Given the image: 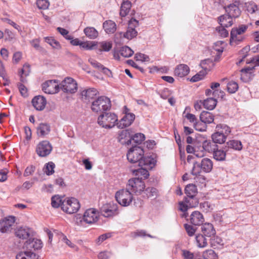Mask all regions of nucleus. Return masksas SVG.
I'll use <instances>...</instances> for the list:
<instances>
[{
	"instance_id": "nucleus-1",
	"label": "nucleus",
	"mask_w": 259,
	"mask_h": 259,
	"mask_svg": "<svg viewBox=\"0 0 259 259\" xmlns=\"http://www.w3.org/2000/svg\"><path fill=\"white\" fill-rule=\"evenodd\" d=\"M143 149L139 146H133L128 151L126 156L131 163H138L139 166L145 165L148 168H153L156 160L151 156H144Z\"/></svg>"
},
{
	"instance_id": "nucleus-2",
	"label": "nucleus",
	"mask_w": 259,
	"mask_h": 259,
	"mask_svg": "<svg viewBox=\"0 0 259 259\" xmlns=\"http://www.w3.org/2000/svg\"><path fill=\"white\" fill-rule=\"evenodd\" d=\"M117 120V116L114 113L105 112L99 116L98 123L103 127L111 128L115 126Z\"/></svg>"
},
{
	"instance_id": "nucleus-3",
	"label": "nucleus",
	"mask_w": 259,
	"mask_h": 259,
	"mask_svg": "<svg viewBox=\"0 0 259 259\" xmlns=\"http://www.w3.org/2000/svg\"><path fill=\"white\" fill-rule=\"evenodd\" d=\"M80 207V204L78 200L74 197L63 199L61 205L62 210L69 214L76 213Z\"/></svg>"
},
{
	"instance_id": "nucleus-4",
	"label": "nucleus",
	"mask_w": 259,
	"mask_h": 259,
	"mask_svg": "<svg viewBox=\"0 0 259 259\" xmlns=\"http://www.w3.org/2000/svg\"><path fill=\"white\" fill-rule=\"evenodd\" d=\"M111 107L110 99L105 96L99 97L93 102L92 110L95 112H103L109 110Z\"/></svg>"
},
{
	"instance_id": "nucleus-5",
	"label": "nucleus",
	"mask_w": 259,
	"mask_h": 259,
	"mask_svg": "<svg viewBox=\"0 0 259 259\" xmlns=\"http://www.w3.org/2000/svg\"><path fill=\"white\" fill-rule=\"evenodd\" d=\"M127 188L136 195H139L142 194L145 185L140 178H135L128 180Z\"/></svg>"
},
{
	"instance_id": "nucleus-6",
	"label": "nucleus",
	"mask_w": 259,
	"mask_h": 259,
	"mask_svg": "<svg viewBox=\"0 0 259 259\" xmlns=\"http://www.w3.org/2000/svg\"><path fill=\"white\" fill-rule=\"evenodd\" d=\"M115 198L118 203L123 206L129 205L133 200L132 193L127 187L126 189L117 191L115 194Z\"/></svg>"
},
{
	"instance_id": "nucleus-7",
	"label": "nucleus",
	"mask_w": 259,
	"mask_h": 259,
	"mask_svg": "<svg viewBox=\"0 0 259 259\" xmlns=\"http://www.w3.org/2000/svg\"><path fill=\"white\" fill-rule=\"evenodd\" d=\"M198 204V199L195 197H186L183 201L179 202V209L183 212L182 217L187 218L188 213L186 212L188 208L196 206Z\"/></svg>"
},
{
	"instance_id": "nucleus-8",
	"label": "nucleus",
	"mask_w": 259,
	"mask_h": 259,
	"mask_svg": "<svg viewBox=\"0 0 259 259\" xmlns=\"http://www.w3.org/2000/svg\"><path fill=\"white\" fill-rule=\"evenodd\" d=\"M60 88L64 93L73 94L77 90V84L73 78L67 77L60 83Z\"/></svg>"
},
{
	"instance_id": "nucleus-9",
	"label": "nucleus",
	"mask_w": 259,
	"mask_h": 259,
	"mask_svg": "<svg viewBox=\"0 0 259 259\" xmlns=\"http://www.w3.org/2000/svg\"><path fill=\"white\" fill-rule=\"evenodd\" d=\"M248 27V25L242 24L238 27L232 28L230 33V42L241 41L243 37L241 35L246 32Z\"/></svg>"
},
{
	"instance_id": "nucleus-10",
	"label": "nucleus",
	"mask_w": 259,
	"mask_h": 259,
	"mask_svg": "<svg viewBox=\"0 0 259 259\" xmlns=\"http://www.w3.org/2000/svg\"><path fill=\"white\" fill-rule=\"evenodd\" d=\"M118 205L113 202L104 205L101 208V214L104 217H112L118 214Z\"/></svg>"
},
{
	"instance_id": "nucleus-11",
	"label": "nucleus",
	"mask_w": 259,
	"mask_h": 259,
	"mask_svg": "<svg viewBox=\"0 0 259 259\" xmlns=\"http://www.w3.org/2000/svg\"><path fill=\"white\" fill-rule=\"evenodd\" d=\"M43 91L48 94H54L58 93L60 88V84L56 80L46 81L42 84Z\"/></svg>"
},
{
	"instance_id": "nucleus-12",
	"label": "nucleus",
	"mask_w": 259,
	"mask_h": 259,
	"mask_svg": "<svg viewBox=\"0 0 259 259\" xmlns=\"http://www.w3.org/2000/svg\"><path fill=\"white\" fill-rule=\"evenodd\" d=\"M98 219V212L94 208H89L86 210L82 218V221L90 225L95 223Z\"/></svg>"
},
{
	"instance_id": "nucleus-13",
	"label": "nucleus",
	"mask_w": 259,
	"mask_h": 259,
	"mask_svg": "<svg viewBox=\"0 0 259 259\" xmlns=\"http://www.w3.org/2000/svg\"><path fill=\"white\" fill-rule=\"evenodd\" d=\"M52 150V147L47 141L40 142L37 146L36 152L40 157H46L49 155Z\"/></svg>"
},
{
	"instance_id": "nucleus-14",
	"label": "nucleus",
	"mask_w": 259,
	"mask_h": 259,
	"mask_svg": "<svg viewBox=\"0 0 259 259\" xmlns=\"http://www.w3.org/2000/svg\"><path fill=\"white\" fill-rule=\"evenodd\" d=\"M139 25V22L135 19H131L128 23V27L126 32L124 33V37L131 39L134 37L136 36L137 31L135 30V27Z\"/></svg>"
},
{
	"instance_id": "nucleus-15",
	"label": "nucleus",
	"mask_w": 259,
	"mask_h": 259,
	"mask_svg": "<svg viewBox=\"0 0 259 259\" xmlns=\"http://www.w3.org/2000/svg\"><path fill=\"white\" fill-rule=\"evenodd\" d=\"M135 118V115L134 114H126L116 123V125L118 128H125L131 125Z\"/></svg>"
},
{
	"instance_id": "nucleus-16",
	"label": "nucleus",
	"mask_w": 259,
	"mask_h": 259,
	"mask_svg": "<svg viewBox=\"0 0 259 259\" xmlns=\"http://www.w3.org/2000/svg\"><path fill=\"white\" fill-rule=\"evenodd\" d=\"M14 217L9 216L0 221V231L2 233L7 232L15 223Z\"/></svg>"
},
{
	"instance_id": "nucleus-17",
	"label": "nucleus",
	"mask_w": 259,
	"mask_h": 259,
	"mask_svg": "<svg viewBox=\"0 0 259 259\" xmlns=\"http://www.w3.org/2000/svg\"><path fill=\"white\" fill-rule=\"evenodd\" d=\"M32 104L36 110L41 111L45 108L47 101L43 96H37L32 99Z\"/></svg>"
},
{
	"instance_id": "nucleus-18",
	"label": "nucleus",
	"mask_w": 259,
	"mask_h": 259,
	"mask_svg": "<svg viewBox=\"0 0 259 259\" xmlns=\"http://www.w3.org/2000/svg\"><path fill=\"white\" fill-rule=\"evenodd\" d=\"M201 230V234L209 238L212 237L216 233L213 225L209 223L202 224Z\"/></svg>"
},
{
	"instance_id": "nucleus-19",
	"label": "nucleus",
	"mask_w": 259,
	"mask_h": 259,
	"mask_svg": "<svg viewBox=\"0 0 259 259\" xmlns=\"http://www.w3.org/2000/svg\"><path fill=\"white\" fill-rule=\"evenodd\" d=\"M190 221L193 225L200 226L204 222V219L201 213L198 211H194L190 215Z\"/></svg>"
},
{
	"instance_id": "nucleus-20",
	"label": "nucleus",
	"mask_w": 259,
	"mask_h": 259,
	"mask_svg": "<svg viewBox=\"0 0 259 259\" xmlns=\"http://www.w3.org/2000/svg\"><path fill=\"white\" fill-rule=\"evenodd\" d=\"M24 245L27 249L31 250L33 249L34 250H38L42 248V242L40 239L33 238L32 240L29 239L26 241Z\"/></svg>"
},
{
	"instance_id": "nucleus-21",
	"label": "nucleus",
	"mask_w": 259,
	"mask_h": 259,
	"mask_svg": "<svg viewBox=\"0 0 259 259\" xmlns=\"http://www.w3.org/2000/svg\"><path fill=\"white\" fill-rule=\"evenodd\" d=\"M50 131V125L47 123L41 122L36 127V134L38 137L41 138L48 135Z\"/></svg>"
},
{
	"instance_id": "nucleus-22",
	"label": "nucleus",
	"mask_w": 259,
	"mask_h": 259,
	"mask_svg": "<svg viewBox=\"0 0 259 259\" xmlns=\"http://www.w3.org/2000/svg\"><path fill=\"white\" fill-rule=\"evenodd\" d=\"M226 12L232 18H237L241 14V11L236 4H230L226 7H225Z\"/></svg>"
},
{
	"instance_id": "nucleus-23",
	"label": "nucleus",
	"mask_w": 259,
	"mask_h": 259,
	"mask_svg": "<svg viewBox=\"0 0 259 259\" xmlns=\"http://www.w3.org/2000/svg\"><path fill=\"white\" fill-rule=\"evenodd\" d=\"M189 67L186 64H180L176 68L174 73L178 77H183L186 76L189 72Z\"/></svg>"
},
{
	"instance_id": "nucleus-24",
	"label": "nucleus",
	"mask_w": 259,
	"mask_h": 259,
	"mask_svg": "<svg viewBox=\"0 0 259 259\" xmlns=\"http://www.w3.org/2000/svg\"><path fill=\"white\" fill-rule=\"evenodd\" d=\"M31 232L30 228L26 227H21L18 228L15 232V234L17 237L22 239H27Z\"/></svg>"
},
{
	"instance_id": "nucleus-25",
	"label": "nucleus",
	"mask_w": 259,
	"mask_h": 259,
	"mask_svg": "<svg viewBox=\"0 0 259 259\" xmlns=\"http://www.w3.org/2000/svg\"><path fill=\"white\" fill-rule=\"evenodd\" d=\"M140 167V168L135 169L133 171V174L137 176V178H140L141 180H142L143 178L147 179L149 176L148 169H150L152 168L146 167L145 165Z\"/></svg>"
},
{
	"instance_id": "nucleus-26",
	"label": "nucleus",
	"mask_w": 259,
	"mask_h": 259,
	"mask_svg": "<svg viewBox=\"0 0 259 259\" xmlns=\"http://www.w3.org/2000/svg\"><path fill=\"white\" fill-rule=\"evenodd\" d=\"M201 169L200 163L195 162L193 164L191 173L193 175L196 176V181H199L200 183H203L205 181V178L203 176L200 175Z\"/></svg>"
},
{
	"instance_id": "nucleus-27",
	"label": "nucleus",
	"mask_w": 259,
	"mask_h": 259,
	"mask_svg": "<svg viewBox=\"0 0 259 259\" xmlns=\"http://www.w3.org/2000/svg\"><path fill=\"white\" fill-rule=\"evenodd\" d=\"M232 18L227 14L220 16L218 18V21L221 25L228 27L231 26L233 24Z\"/></svg>"
},
{
	"instance_id": "nucleus-28",
	"label": "nucleus",
	"mask_w": 259,
	"mask_h": 259,
	"mask_svg": "<svg viewBox=\"0 0 259 259\" xmlns=\"http://www.w3.org/2000/svg\"><path fill=\"white\" fill-rule=\"evenodd\" d=\"M112 47V43L111 41H103L97 44L96 49L98 53L102 51L109 52Z\"/></svg>"
},
{
	"instance_id": "nucleus-29",
	"label": "nucleus",
	"mask_w": 259,
	"mask_h": 259,
	"mask_svg": "<svg viewBox=\"0 0 259 259\" xmlns=\"http://www.w3.org/2000/svg\"><path fill=\"white\" fill-rule=\"evenodd\" d=\"M196 245L198 248H205L207 246V237L202 234H198L195 236Z\"/></svg>"
},
{
	"instance_id": "nucleus-30",
	"label": "nucleus",
	"mask_w": 259,
	"mask_h": 259,
	"mask_svg": "<svg viewBox=\"0 0 259 259\" xmlns=\"http://www.w3.org/2000/svg\"><path fill=\"white\" fill-rule=\"evenodd\" d=\"M200 165L202 170L205 172H210L212 170L213 167L212 161L208 158L202 159Z\"/></svg>"
},
{
	"instance_id": "nucleus-31",
	"label": "nucleus",
	"mask_w": 259,
	"mask_h": 259,
	"mask_svg": "<svg viewBox=\"0 0 259 259\" xmlns=\"http://www.w3.org/2000/svg\"><path fill=\"white\" fill-rule=\"evenodd\" d=\"M97 93V91L94 88H90L83 90L81 93L82 98L84 100H89L93 99Z\"/></svg>"
},
{
	"instance_id": "nucleus-32",
	"label": "nucleus",
	"mask_w": 259,
	"mask_h": 259,
	"mask_svg": "<svg viewBox=\"0 0 259 259\" xmlns=\"http://www.w3.org/2000/svg\"><path fill=\"white\" fill-rule=\"evenodd\" d=\"M213 157L217 161H224L226 156V151L222 149H219L218 146L213 151Z\"/></svg>"
},
{
	"instance_id": "nucleus-33",
	"label": "nucleus",
	"mask_w": 259,
	"mask_h": 259,
	"mask_svg": "<svg viewBox=\"0 0 259 259\" xmlns=\"http://www.w3.org/2000/svg\"><path fill=\"white\" fill-rule=\"evenodd\" d=\"M200 119L204 124L211 123L214 120L212 114L207 111H202L200 115Z\"/></svg>"
},
{
	"instance_id": "nucleus-34",
	"label": "nucleus",
	"mask_w": 259,
	"mask_h": 259,
	"mask_svg": "<svg viewBox=\"0 0 259 259\" xmlns=\"http://www.w3.org/2000/svg\"><path fill=\"white\" fill-rule=\"evenodd\" d=\"M103 26L107 33H113L116 29V24L111 20H107L104 22Z\"/></svg>"
},
{
	"instance_id": "nucleus-35",
	"label": "nucleus",
	"mask_w": 259,
	"mask_h": 259,
	"mask_svg": "<svg viewBox=\"0 0 259 259\" xmlns=\"http://www.w3.org/2000/svg\"><path fill=\"white\" fill-rule=\"evenodd\" d=\"M211 139L213 143L221 144L225 142L227 138L225 137L223 134L220 133V132L216 131V132L211 135Z\"/></svg>"
},
{
	"instance_id": "nucleus-36",
	"label": "nucleus",
	"mask_w": 259,
	"mask_h": 259,
	"mask_svg": "<svg viewBox=\"0 0 259 259\" xmlns=\"http://www.w3.org/2000/svg\"><path fill=\"white\" fill-rule=\"evenodd\" d=\"M16 259H38L35 253L31 251L20 252L16 255Z\"/></svg>"
},
{
	"instance_id": "nucleus-37",
	"label": "nucleus",
	"mask_w": 259,
	"mask_h": 259,
	"mask_svg": "<svg viewBox=\"0 0 259 259\" xmlns=\"http://www.w3.org/2000/svg\"><path fill=\"white\" fill-rule=\"evenodd\" d=\"M157 195V190L156 188L153 187L145 188L142 194L143 197L146 198L156 197Z\"/></svg>"
},
{
	"instance_id": "nucleus-38",
	"label": "nucleus",
	"mask_w": 259,
	"mask_h": 259,
	"mask_svg": "<svg viewBox=\"0 0 259 259\" xmlns=\"http://www.w3.org/2000/svg\"><path fill=\"white\" fill-rule=\"evenodd\" d=\"M251 68L249 67L242 69L241 70L240 79L244 82L248 81L251 76Z\"/></svg>"
},
{
	"instance_id": "nucleus-39",
	"label": "nucleus",
	"mask_w": 259,
	"mask_h": 259,
	"mask_svg": "<svg viewBox=\"0 0 259 259\" xmlns=\"http://www.w3.org/2000/svg\"><path fill=\"white\" fill-rule=\"evenodd\" d=\"M185 194L188 197H195L197 194V189L194 184L187 185L185 189Z\"/></svg>"
},
{
	"instance_id": "nucleus-40",
	"label": "nucleus",
	"mask_w": 259,
	"mask_h": 259,
	"mask_svg": "<svg viewBox=\"0 0 259 259\" xmlns=\"http://www.w3.org/2000/svg\"><path fill=\"white\" fill-rule=\"evenodd\" d=\"M216 131H218L222 134H223L226 138L229 135L231 132V128L226 124H219L216 126Z\"/></svg>"
},
{
	"instance_id": "nucleus-41",
	"label": "nucleus",
	"mask_w": 259,
	"mask_h": 259,
	"mask_svg": "<svg viewBox=\"0 0 259 259\" xmlns=\"http://www.w3.org/2000/svg\"><path fill=\"white\" fill-rule=\"evenodd\" d=\"M217 101L213 98H209L204 100L203 102V105L205 108L208 110L213 109L217 105Z\"/></svg>"
},
{
	"instance_id": "nucleus-42",
	"label": "nucleus",
	"mask_w": 259,
	"mask_h": 259,
	"mask_svg": "<svg viewBox=\"0 0 259 259\" xmlns=\"http://www.w3.org/2000/svg\"><path fill=\"white\" fill-rule=\"evenodd\" d=\"M217 146L213 142H211L208 140H205L202 143L203 149L209 153L213 152L215 148L217 147Z\"/></svg>"
},
{
	"instance_id": "nucleus-43",
	"label": "nucleus",
	"mask_w": 259,
	"mask_h": 259,
	"mask_svg": "<svg viewBox=\"0 0 259 259\" xmlns=\"http://www.w3.org/2000/svg\"><path fill=\"white\" fill-rule=\"evenodd\" d=\"M131 8V3L130 1H124L121 4L120 11V15L125 17L127 15Z\"/></svg>"
},
{
	"instance_id": "nucleus-44",
	"label": "nucleus",
	"mask_w": 259,
	"mask_h": 259,
	"mask_svg": "<svg viewBox=\"0 0 259 259\" xmlns=\"http://www.w3.org/2000/svg\"><path fill=\"white\" fill-rule=\"evenodd\" d=\"M84 33L90 39H95L98 36V32L92 27H87L84 29Z\"/></svg>"
},
{
	"instance_id": "nucleus-45",
	"label": "nucleus",
	"mask_w": 259,
	"mask_h": 259,
	"mask_svg": "<svg viewBox=\"0 0 259 259\" xmlns=\"http://www.w3.org/2000/svg\"><path fill=\"white\" fill-rule=\"evenodd\" d=\"M228 148H232L235 150L240 151L242 149V144L241 141L232 140L227 143Z\"/></svg>"
},
{
	"instance_id": "nucleus-46",
	"label": "nucleus",
	"mask_w": 259,
	"mask_h": 259,
	"mask_svg": "<svg viewBox=\"0 0 259 259\" xmlns=\"http://www.w3.org/2000/svg\"><path fill=\"white\" fill-rule=\"evenodd\" d=\"M210 245L212 247L217 248L219 246H222L224 244L223 240L218 236L214 235L209 238Z\"/></svg>"
},
{
	"instance_id": "nucleus-47",
	"label": "nucleus",
	"mask_w": 259,
	"mask_h": 259,
	"mask_svg": "<svg viewBox=\"0 0 259 259\" xmlns=\"http://www.w3.org/2000/svg\"><path fill=\"white\" fill-rule=\"evenodd\" d=\"M45 40L54 49L58 50L61 49V45L59 42L54 39L53 37H45Z\"/></svg>"
},
{
	"instance_id": "nucleus-48",
	"label": "nucleus",
	"mask_w": 259,
	"mask_h": 259,
	"mask_svg": "<svg viewBox=\"0 0 259 259\" xmlns=\"http://www.w3.org/2000/svg\"><path fill=\"white\" fill-rule=\"evenodd\" d=\"M119 54L123 57L128 58L133 55L134 51L128 47L124 46L120 49Z\"/></svg>"
},
{
	"instance_id": "nucleus-49",
	"label": "nucleus",
	"mask_w": 259,
	"mask_h": 259,
	"mask_svg": "<svg viewBox=\"0 0 259 259\" xmlns=\"http://www.w3.org/2000/svg\"><path fill=\"white\" fill-rule=\"evenodd\" d=\"M145 140V136L144 134L141 133L135 134L132 136L130 140L127 141L131 143V141H133L134 143L137 144H141Z\"/></svg>"
},
{
	"instance_id": "nucleus-50",
	"label": "nucleus",
	"mask_w": 259,
	"mask_h": 259,
	"mask_svg": "<svg viewBox=\"0 0 259 259\" xmlns=\"http://www.w3.org/2000/svg\"><path fill=\"white\" fill-rule=\"evenodd\" d=\"M200 65L205 71H209L213 66L214 64L211 60L207 59L202 61Z\"/></svg>"
},
{
	"instance_id": "nucleus-51",
	"label": "nucleus",
	"mask_w": 259,
	"mask_h": 259,
	"mask_svg": "<svg viewBox=\"0 0 259 259\" xmlns=\"http://www.w3.org/2000/svg\"><path fill=\"white\" fill-rule=\"evenodd\" d=\"M55 166V164L53 162H49L45 165L43 168L44 172L48 176L52 175L54 172Z\"/></svg>"
},
{
	"instance_id": "nucleus-52",
	"label": "nucleus",
	"mask_w": 259,
	"mask_h": 259,
	"mask_svg": "<svg viewBox=\"0 0 259 259\" xmlns=\"http://www.w3.org/2000/svg\"><path fill=\"white\" fill-rule=\"evenodd\" d=\"M202 256L204 259H218V256L214 251L211 249L205 250L203 252Z\"/></svg>"
},
{
	"instance_id": "nucleus-53",
	"label": "nucleus",
	"mask_w": 259,
	"mask_h": 259,
	"mask_svg": "<svg viewBox=\"0 0 259 259\" xmlns=\"http://www.w3.org/2000/svg\"><path fill=\"white\" fill-rule=\"evenodd\" d=\"M63 200L59 196H54L52 197L51 204L53 207H61Z\"/></svg>"
},
{
	"instance_id": "nucleus-54",
	"label": "nucleus",
	"mask_w": 259,
	"mask_h": 259,
	"mask_svg": "<svg viewBox=\"0 0 259 259\" xmlns=\"http://www.w3.org/2000/svg\"><path fill=\"white\" fill-rule=\"evenodd\" d=\"M238 89V83L233 81H230L227 84L228 91L231 94L235 93Z\"/></svg>"
},
{
	"instance_id": "nucleus-55",
	"label": "nucleus",
	"mask_w": 259,
	"mask_h": 259,
	"mask_svg": "<svg viewBox=\"0 0 259 259\" xmlns=\"http://www.w3.org/2000/svg\"><path fill=\"white\" fill-rule=\"evenodd\" d=\"M224 45L225 42L224 41H218L214 44L213 48L220 55L223 52Z\"/></svg>"
},
{
	"instance_id": "nucleus-56",
	"label": "nucleus",
	"mask_w": 259,
	"mask_h": 259,
	"mask_svg": "<svg viewBox=\"0 0 259 259\" xmlns=\"http://www.w3.org/2000/svg\"><path fill=\"white\" fill-rule=\"evenodd\" d=\"M36 5L39 9L46 10L50 5L48 0H37Z\"/></svg>"
},
{
	"instance_id": "nucleus-57",
	"label": "nucleus",
	"mask_w": 259,
	"mask_h": 259,
	"mask_svg": "<svg viewBox=\"0 0 259 259\" xmlns=\"http://www.w3.org/2000/svg\"><path fill=\"white\" fill-rule=\"evenodd\" d=\"M30 66L28 64H25L22 69H21V74L20 76V80L22 82L24 81V79L23 77V75H24L25 76L29 75V73L30 72Z\"/></svg>"
},
{
	"instance_id": "nucleus-58",
	"label": "nucleus",
	"mask_w": 259,
	"mask_h": 259,
	"mask_svg": "<svg viewBox=\"0 0 259 259\" xmlns=\"http://www.w3.org/2000/svg\"><path fill=\"white\" fill-rule=\"evenodd\" d=\"M225 27V26L221 25L216 28L217 31L222 37H226L229 35V32L226 29Z\"/></svg>"
},
{
	"instance_id": "nucleus-59",
	"label": "nucleus",
	"mask_w": 259,
	"mask_h": 259,
	"mask_svg": "<svg viewBox=\"0 0 259 259\" xmlns=\"http://www.w3.org/2000/svg\"><path fill=\"white\" fill-rule=\"evenodd\" d=\"M194 127L196 130L199 132H204L206 131L207 126L204 123L201 122H196L194 124Z\"/></svg>"
},
{
	"instance_id": "nucleus-60",
	"label": "nucleus",
	"mask_w": 259,
	"mask_h": 259,
	"mask_svg": "<svg viewBox=\"0 0 259 259\" xmlns=\"http://www.w3.org/2000/svg\"><path fill=\"white\" fill-rule=\"evenodd\" d=\"M200 207L206 212H208L213 209V205L207 201L200 203Z\"/></svg>"
},
{
	"instance_id": "nucleus-61",
	"label": "nucleus",
	"mask_w": 259,
	"mask_h": 259,
	"mask_svg": "<svg viewBox=\"0 0 259 259\" xmlns=\"http://www.w3.org/2000/svg\"><path fill=\"white\" fill-rule=\"evenodd\" d=\"M135 58L137 61H140L142 62H148L150 59L147 55L142 53H137L135 55Z\"/></svg>"
},
{
	"instance_id": "nucleus-62",
	"label": "nucleus",
	"mask_w": 259,
	"mask_h": 259,
	"mask_svg": "<svg viewBox=\"0 0 259 259\" xmlns=\"http://www.w3.org/2000/svg\"><path fill=\"white\" fill-rule=\"evenodd\" d=\"M184 226L185 230L189 236H192L194 235L196 231V228L189 224H185Z\"/></svg>"
},
{
	"instance_id": "nucleus-63",
	"label": "nucleus",
	"mask_w": 259,
	"mask_h": 259,
	"mask_svg": "<svg viewBox=\"0 0 259 259\" xmlns=\"http://www.w3.org/2000/svg\"><path fill=\"white\" fill-rule=\"evenodd\" d=\"M247 63H251L253 65L252 67H250L252 70L255 66H259V55L251 58L249 61H247Z\"/></svg>"
},
{
	"instance_id": "nucleus-64",
	"label": "nucleus",
	"mask_w": 259,
	"mask_h": 259,
	"mask_svg": "<svg viewBox=\"0 0 259 259\" xmlns=\"http://www.w3.org/2000/svg\"><path fill=\"white\" fill-rule=\"evenodd\" d=\"M111 255V253L109 251H103L100 252L98 255L99 259H108Z\"/></svg>"
}]
</instances>
